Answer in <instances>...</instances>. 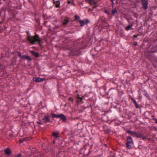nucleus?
Returning a JSON list of instances; mask_svg holds the SVG:
<instances>
[{"label":"nucleus","instance_id":"obj_12","mask_svg":"<svg viewBox=\"0 0 157 157\" xmlns=\"http://www.w3.org/2000/svg\"><path fill=\"white\" fill-rule=\"evenodd\" d=\"M96 3L95 0H90L89 1V3L91 5H93Z\"/></svg>","mask_w":157,"mask_h":157},{"label":"nucleus","instance_id":"obj_13","mask_svg":"<svg viewBox=\"0 0 157 157\" xmlns=\"http://www.w3.org/2000/svg\"><path fill=\"white\" fill-rule=\"evenodd\" d=\"M52 115V117L53 118H58L59 117V115H57L56 114H55L54 113H51Z\"/></svg>","mask_w":157,"mask_h":157},{"label":"nucleus","instance_id":"obj_5","mask_svg":"<svg viewBox=\"0 0 157 157\" xmlns=\"http://www.w3.org/2000/svg\"><path fill=\"white\" fill-rule=\"evenodd\" d=\"M142 4L143 7L145 10H146L148 8V2L147 0H142Z\"/></svg>","mask_w":157,"mask_h":157},{"label":"nucleus","instance_id":"obj_27","mask_svg":"<svg viewBox=\"0 0 157 157\" xmlns=\"http://www.w3.org/2000/svg\"><path fill=\"white\" fill-rule=\"evenodd\" d=\"M153 119L155 120V123L157 124V119L156 118H154Z\"/></svg>","mask_w":157,"mask_h":157},{"label":"nucleus","instance_id":"obj_32","mask_svg":"<svg viewBox=\"0 0 157 157\" xmlns=\"http://www.w3.org/2000/svg\"><path fill=\"white\" fill-rule=\"evenodd\" d=\"M86 21L87 23L88 22H89V20L88 19H86Z\"/></svg>","mask_w":157,"mask_h":157},{"label":"nucleus","instance_id":"obj_7","mask_svg":"<svg viewBox=\"0 0 157 157\" xmlns=\"http://www.w3.org/2000/svg\"><path fill=\"white\" fill-rule=\"evenodd\" d=\"M49 116H46L43 118L42 120L43 122L47 123L50 122V119L49 118Z\"/></svg>","mask_w":157,"mask_h":157},{"label":"nucleus","instance_id":"obj_26","mask_svg":"<svg viewBox=\"0 0 157 157\" xmlns=\"http://www.w3.org/2000/svg\"><path fill=\"white\" fill-rule=\"evenodd\" d=\"M21 155L20 154H18L16 157H21Z\"/></svg>","mask_w":157,"mask_h":157},{"label":"nucleus","instance_id":"obj_9","mask_svg":"<svg viewBox=\"0 0 157 157\" xmlns=\"http://www.w3.org/2000/svg\"><path fill=\"white\" fill-rule=\"evenodd\" d=\"M59 117L58 118L63 120L64 121H65L66 119V117L63 114L59 115Z\"/></svg>","mask_w":157,"mask_h":157},{"label":"nucleus","instance_id":"obj_8","mask_svg":"<svg viewBox=\"0 0 157 157\" xmlns=\"http://www.w3.org/2000/svg\"><path fill=\"white\" fill-rule=\"evenodd\" d=\"M4 151L5 154L8 155H10L11 153L10 149L9 148H7L4 150Z\"/></svg>","mask_w":157,"mask_h":157},{"label":"nucleus","instance_id":"obj_29","mask_svg":"<svg viewBox=\"0 0 157 157\" xmlns=\"http://www.w3.org/2000/svg\"><path fill=\"white\" fill-rule=\"evenodd\" d=\"M135 105H136V108H138L139 107V106L138 105V104H137V103H136V104H135Z\"/></svg>","mask_w":157,"mask_h":157},{"label":"nucleus","instance_id":"obj_4","mask_svg":"<svg viewBox=\"0 0 157 157\" xmlns=\"http://www.w3.org/2000/svg\"><path fill=\"white\" fill-rule=\"evenodd\" d=\"M18 53V56L21 59H27L29 60V61H31L32 60V59L29 56L25 55H23L22 56L21 54V52H19Z\"/></svg>","mask_w":157,"mask_h":157},{"label":"nucleus","instance_id":"obj_16","mask_svg":"<svg viewBox=\"0 0 157 157\" xmlns=\"http://www.w3.org/2000/svg\"><path fill=\"white\" fill-rule=\"evenodd\" d=\"M117 13V11L116 8H115L114 10L112 11V14L113 16H114L115 13Z\"/></svg>","mask_w":157,"mask_h":157},{"label":"nucleus","instance_id":"obj_30","mask_svg":"<svg viewBox=\"0 0 157 157\" xmlns=\"http://www.w3.org/2000/svg\"><path fill=\"white\" fill-rule=\"evenodd\" d=\"M156 52V51L155 50H151V52Z\"/></svg>","mask_w":157,"mask_h":157},{"label":"nucleus","instance_id":"obj_25","mask_svg":"<svg viewBox=\"0 0 157 157\" xmlns=\"http://www.w3.org/2000/svg\"><path fill=\"white\" fill-rule=\"evenodd\" d=\"M105 13L107 14H109V12L107 10H105Z\"/></svg>","mask_w":157,"mask_h":157},{"label":"nucleus","instance_id":"obj_33","mask_svg":"<svg viewBox=\"0 0 157 157\" xmlns=\"http://www.w3.org/2000/svg\"><path fill=\"white\" fill-rule=\"evenodd\" d=\"M31 52H33V53H35V52H34L33 51H31Z\"/></svg>","mask_w":157,"mask_h":157},{"label":"nucleus","instance_id":"obj_31","mask_svg":"<svg viewBox=\"0 0 157 157\" xmlns=\"http://www.w3.org/2000/svg\"><path fill=\"white\" fill-rule=\"evenodd\" d=\"M37 122L38 124H41V122H40V121H38Z\"/></svg>","mask_w":157,"mask_h":157},{"label":"nucleus","instance_id":"obj_3","mask_svg":"<svg viewBox=\"0 0 157 157\" xmlns=\"http://www.w3.org/2000/svg\"><path fill=\"white\" fill-rule=\"evenodd\" d=\"M127 132L131 134L132 136H136L137 138H141L142 137V135L141 134L134 131L128 130L127 131Z\"/></svg>","mask_w":157,"mask_h":157},{"label":"nucleus","instance_id":"obj_1","mask_svg":"<svg viewBox=\"0 0 157 157\" xmlns=\"http://www.w3.org/2000/svg\"><path fill=\"white\" fill-rule=\"evenodd\" d=\"M27 40L32 44H34L35 42H37L40 44L42 41V40L40 38L39 36L37 35H36L34 36H29L27 37Z\"/></svg>","mask_w":157,"mask_h":157},{"label":"nucleus","instance_id":"obj_21","mask_svg":"<svg viewBox=\"0 0 157 157\" xmlns=\"http://www.w3.org/2000/svg\"><path fill=\"white\" fill-rule=\"evenodd\" d=\"M16 60H15L14 61H12L11 63V65L12 66L14 65H15L16 64Z\"/></svg>","mask_w":157,"mask_h":157},{"label":"nucleus","instance_id":"obj_36","mask_svg":"<svg viewBox=\"0 0 157 157\" xmlns=\"http://www.w3.org/2000/svg\"><path fill=\"white\" fill-rule=\"evenodd\" d=\"M111 1L113 2V0H111Z\"/></svg>","mask_w":157,"mask_h":157},{"label":"nucleus","instance_id":"obj_34","mask_svg":"<svg viewBox=\"0 0 157 157\" xmlns=\"http://www.w3.org/2000/svg\"><path fill=\"white\" fill-rule=\"evenodd\" d=\"M68 3L69 4H70V3L71 2H70V1H68Z\"/></svg>","mask_w":157,"mask_h":157},{"label":"nucleus","instance_id":"obj_11","mask_svg":"<svg viewBox=\"0 0 157 157\" xmlns=\"http://www.w3.org/2000/svg\"><path fill=\"white\" fill-rule=\"evenodd\" d=\"M133 24H131V25H129L126 27L125 28V29L126 30H129L131 28V27L133 26Z\"/></svg>","mask_w":157,"mask_h":157},{"label":"nucleus","instance_id":"obj_24","mask_svg":"<svg viewBox=\"0 0 157 157\" xmlns=\"http://www.w3.org/2000/svg\"><path fill=\"white\" fill-rule=\"evenodd\" d=\"M144 95L147 97V98H148V97L150 98L149 95L147 93H146Z\"/></svg>","mask_w":157,"mask_h":157},{"label":"nucleus","instance_id":"obj_17","mask_svg":"<svg viewBox=\"0 0 157 157\" xmlns=\"http://www.w3.org/2000/svg\"><path fill=\"white\" fill-rule=\"evenodd\" d=\"M75 18L76 20H77V21H80V17L78 15H75Z\"/></svg>","mask_w":157,"mask_h":157},{"label":"nucleus","instance_id":"obj_19","mask_svg":"<svg viewBox=\"0 0 157 157\" xmlns=\"http://www.w3.org/2000/svg\"><path fill=\"white\" fill-rule=\"evenodd\" d=\"M36 149L35 148H33L32 150V152L33 153H36Z\"/></svg>","mask_w":157,"mask_h":157},{"label":"nucleus","instance_id":"obj_18","mask_svg":"<svg viewBox=\"0 0 157 157\" xmlns=\"http://www.w3.org/2000/svg\"><path fill=\"white\" fill-rule=\"evenodd\" d=\"M130 98H131V99L134 102V103H135V104H136V103H137L136 101V100L131 96L130 97Z\"/></svg>","mask_w":157,"mask_h":157},{"label":"nucleus","instance_id":"obj_35","mask_svg":"<svg viewBox=\"0 0 157 157\" xmlns=\"http://www.w3.org/2000/svg\"><path fill=\"white\" fill-rule=\"evenodd\" d=\"M53 143L54 144L55 143V141H54L53 142Z\"/></svg>","mask_w":157,"mask_h":157},{"label":"nucleus","instance_id":"obj_28","mask_svg":"<svg viewBox=\"0 0 157 157\" xmlns=\"http://www.w3.org/2000/svg\"><path fill=\"white\" fill-rule=\"evenodd\" d=\"M69 99L71 101H73V99H72V98H69Z\"/></svg>","mask_w":157,"mask_h":157},{"label":"nucleus","instance_id":"obj_23","mask_svg":"<svg viewBox=\"0 0 157 157\" xmlns=\"http://www.w3.org/2000/svg\"><path fill=\"white\" fill-rule=\"evenodd\" d=\"M35 56L36 57H37L39 56V53H36L35 55Z\"/></svg>","mask_w":157,"mask_h":157},{"label":"nucleus","instance_id":"obj_15","mask_svg":"<svg viewBox=\"0 0 157 157\" xmlns=\"http://www.w3.org/2000/svg\"><path fill=\"white\" fill-rule=\"evenodd\" d=\"M69 21L68 20H67V19H65L63 21V24L64 25H66L68 24V23L69 22Z\"/></svg>","mask_w":157,"mask_h":157},{"label":"nucleus","instance_id":"obj_6","mask_svg":"<svg viewBox=\"0 0 157 157\" xmlns=\"http://www.w3.org/2000/svg\"><path fill=\"white\" fill-rule=\"evenodd\" d=\"M45 79L44 78H40L38 77H33V81L36 82H41Z\"/></svg>","mask_w":157,"mask_h":157},{"label":"nucleus","instance_id":"obj_22","mask_svg":"<svg viewBox=\"0 0 157 157\" xmlns=\"http://www.w3.org/2000/svg\"><path fill=\"white\" fill-rule=\"evenodd\" d=\"M24 140V139H21L19 140V142L20 143H22L23 142V141Z\"/></svg>","mask_w":157,"mask_h":157},{"label":"nucleus","instance_id":"obj_20","mask_svg":"<svg viewBox=\"0 0 157 157\" xmlns=\"http://www.w3.org/2000/svg\"><path fill=\"white\" fill-rule=\"evenodd\" d=\"M53 135L56 138H57L58 137V134L56 133H54L53 134Z\"/></svg>","mask_w":157,"mask_h":157},{"label":"nucleus","instance_id":"obj_10","mask_svg":"<svg viewBox=\"0 0 157 157\" xmlns=\"http://www.w3.org/2000/svg\"><path fill=\"white\" fill-rule=\"evenodd\" d=\"M53 3L55 4L56 5V8L59 7V6L60 5V3L59 1H55L54 0H53Z\"/></svg>","mask_w":157,"mask_h":157},{"label":"nucleus","instance_id":"obj_14","mask_svg":"<svg viewBox=\"0 0 157 157\" xmlns=\"http://www.w3.org/2000/svg\"><path fill=\"white\" fill-rule=\"evenodd\" d=\"M78 21L81 24L80 26L82 27L85 24L84 22V21L80 20V21Z\"/></svg>","mask_w":157,"mask_h":157},{"label":"nucleus","instance_id":"obj_2","mask_svg":"<svg viewBox=\"0 0 157 157\" xmlns=\"http://www.w3.org/2000/svg\"><path fill=\"white\" fill-rule=\"evenodd\" d=\"M127 140L126 147L128 149L131 148L132 145L133 144V141L132 138L131 136H128L127 137Z\"/></svg>","mask_w":157,"mask_h":157}]
</instances>
